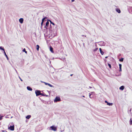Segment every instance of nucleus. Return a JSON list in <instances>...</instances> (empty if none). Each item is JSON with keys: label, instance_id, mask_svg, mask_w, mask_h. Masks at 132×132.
Listing matches in <instances>:
<instances>
[{"label": "nucleus", "instance_id": "19", "mask_svg": "<svg viewBox=\"0 0 132 132\" xmlns=\"http://www.w3.org/2000/svg\"><path fill=\"white\" fill-rule=\"evenodd\" d=\"M48 21L50 22L51 24H52L53 25H55V24L53 22H52L51 20H48Z\"/></svg>", "mask_w": 132, "mask_h": 132}, {"label": "nucleus", "instance_id": "33", "mask_svg": "<svg viewBox=\"0 0 132 132\" xmlns=\"http://www.w3.org/2000/svg\"><path fill=\"white\" fill-rule=\"evenodd\" d=\"M15 71H16V73H17V74H18V72H17V70H16V69H15Z\"/></svg>", "mask_w": 132, "mask_h": 132}, {"label": "nucleus", "instance_id": "2", "mask_svg": "<svg viewBox=\"0 0 132 132\" xmlns=\"http://www.w3.org/2000/svg\"><path fill=\"white\" fill-rule=\"evenodd\" d=\"M61 101V99L59 97H56L55 99L54 100V101L55 102H59Z\"/></svg>", "mask_w": 132, "mask_h": 132}, {"label": "nucleus", "instance_id": "27", "mask_svg": "<svg viewBox=\"0 0 132 132\" xmlns=\"http://www.w3.org/2000/svg\"><path fill=\"white\" fill-rule=\"evenodd\" d=\"M42 95V96H45L46 97H47L48 96L47 95H46L45 94H42V95Z\"/></svg>", "mask_w": 132, "mask_h": 132}, {"label": "nucleus", "instance_id": "8", "mask_svg": "<svg viewBox=\"0 0 132 132\" xmlns=\"http://www.w3.org/2000/svg\"><path fill=\"white\" fill-rule=\"evenodd\" d=\"M23 21V18H20L19 19V22L21 23H22Z\"/></svg>", "mask_w": 132, "mask_h": 132}, {"label": "nucleus", "instance_id": "15", "mask_svg": "<svg viewBox=\"0 0 132 132\" xmlns=\"http://www.w3.org/2000/svg\"><path fill=\"white\" fill-rule=\"evenodd\" d=\"M4 54L5 56L6 57L7 59L8 60H9V58L8 57L7 55H6V53L5 51H4Z\"/></svg>", "mask_w": 132, "mask_h": 132}, {"label": "nucleus", "instance_id": "42", "mask_svg": "<svg viewBox=\"0 0 132 132\" xmlns=\"http://www.w3.org/2000/svg\"><path fill=\"white\" fill-rule=\"evenodd\" d=\"M85 37H86V35H85Z\"/></svg>", "mask_w": 132, "mask_h": 132}, {"label": "nucleus", "instance_id": "9", "mask_svg": "<svg viewBox=\"0 0 132 132\" xmlns=\"http://www.w3.org/2000/svg\"><path fill=\"white\" fill-rule=\"evenodd\" d=\"M99 50H100V53H101V54L102 55H103L104 53L102 51V49L101 48H99Z\"/></svg>", "mask_w": 132, "mask_h": 132}, {"label": "nucleus", "instance_id": "41", "mask_svg": "<svg viewBox=\"0 0 132 132\" xmlns=\"http://www.w3.org/2000/svg\"><path fill=\"white\" fill-rule=\"evenodd\" d=\"M84 36V35H82V36Z\"/></svg>", "mask_w": 132, "mask_h": 132}, {"label": "nucleus", "instance_id": "29", "mask_svg": "<svg viewBox=\"0 0 132 132\" xmlns=\"http://www.w3.org/2000/svg\"><path fill=\"white\" fill-rule=\"evenodd\" d=\"M43 22H43V21H42V22H41V27H42L43 25Z\"/></svg>", "mask_w": 132, "mask_h": 132}, {"label": "nucleus", "instance_id": "5", "mask_svg": "<svg viewBox=\"0 0 132 132\" xmlns=\"http://www.w3.org/2000/svg\"><path fill=\"white\" fill-rule=\"evenodd\" d=\"M49 22L47 21L45 25V26L44 28H45L46 29H47V27L48 26L49 24Z\"/></svg>", "mask_w": 132, "mask_h": 132}, {"label": "nucleus", "instance_id": "4", "mask_svg": "<svg viewBox=\"0 0 132 132\" xmlns=\"http://www.w3.org/2000/svg\"><path fill=\"white\" fill-rule=\"evenodd\" d=\"M8 128L11 130L13 131L14 130V125L10 126Z\"/></svg>", "mask_w": 132, "mask_h": 132}, {"label": "nucleus", "instance_id": "34", "mask_svg": "<svg viewBox=\"0 0 132 132\" xmlns=\"http://www.w3.org/2000/svg\"><path fill=\"white\" fill-rule=\"evenodd\" d=\"M74 1H75L74 0H71L72 2H74Z\"/></svg>", "mask_w": 132, "mask_h": 132}, {"label": "nucleus", "instance_id": "39", "mask_svg": "<svg viewBox=\"0 0 132 132\" xmlns=\"http://www.w3.org/2000/svg\"><path fill=\"white\" fill-rule=\"evenodd\" d=\"M131 109H130V112H131Z\"/></svg>", "mask_w": 132, "mask_h": 132}, {"label": "nucleus", "instance_id": "24", "mask_svg": "<svg viewBox=\"0 0 132 132\" xmlns=\"http://www.w3.org/2000/svg\"><path fill=\"white\" fill-rule=\"evenodd\" d=\"M37 50L38 51L39 50V46L38 45H37Z\"/></svg>", "mask_w": 132, "mask_h": 132}, {"label": "nucleus", "instance_id": "30", "mask_svg": "<svg viewBox=\"0 0 132 132\" xmlns=\"http://www.w3.org/2000/svg\"><path fill=\"white\" fill-rule=\"evenodd\" d=\"M19 77L20 79V80L21 81H23L22 80L21 78L19 76Z\"/></svg>", "mask_w": 132, "mask_h": 132}, {"label": "nucleus", "instance_id": "36", "mask_svg": "<svg viewBox=\"0 0 132 132\" xmlns=\"http://www.w3.org/2000/svg\"><path fill=\"white\" fill-rule=\"evenodd\" d=\"M108 57V56H107L105 57V58H107Z\"/></svg>", "mask_w": 132, "mask_h": 132}, {"label": "nucleus", "instance_id": "10", "mask_svg": "<svg viewBox=\"0 0 132 132\" xmlns=\"http://www.w3.org/2000/svg\"><path fill=\"white\" fill-rule=\"evenodd\" d=\"M27 89L29 90L32 91V89L29 86H27Z\"/></svg>", "mask_w": 132, "mask_h": 132}, {"label": "nucleus", "instance_id": "22", "mask_svg": "<svg viewBox=\"0 0 132 132\" xmlns=\"http://www.w3.org/2000/svg\"><path fill=\"white\" fill-rule=\"evenodd\" d=\"M22 51L23 52H24L26 53H27V52L26 51V49L24 48L23 50Z\"/></svg>", "mask_w": 132, "mask_h": 132}, {"label": "nucleus", "instance_id": "28", "mask_svg": "<svg viewBox=\"0 0 132 132\" xmlns=\"http://www.w3.org/2000/svg\"><path fill=\"white\" fill-rule=\"evenodd\" d=\"M98 50V48H96L95 49H94V52H96L97 51V50Z\"/></svg>", "mask_w": 132, "mask_h": 132}, {"label": "nucleus", "instance_id": "26", "mask_svg": "<svg viewBox=\"0 0 132 132\" xmlns=\"http://www.w3.org/2000/svg\"><path fill=\"white\" fill-rule=\"evenodd\" d=\"M108 66H109V67L110 68H111V65L109 63H108Z\"/></svg>", "mask_w": 132, "mask_h": 132}, {"label": "nucleus", "instance_id": "17", "mask_svg": "<svg viewBox=\"0 0 132 132\" xmlns=\"http://www.w3.org/2000/svg\"><path fill=\"white\" fill-rule=\"evenodd\" d=\"M0 49L1 50H3L4 51H4H5L3 47L2 46H1L0 47Z\"/></svg>", "mask_w": 132, "mask_h": 132}, {"label": "nucleus", "instance_id": "25", "mask_svg": "<svg viewBox=\"0 0 132 132\" xmlns=\"http://www.w3.org/2000/svg\"><path fill=\"white\" fill-rule=\"evenodd\" d=\"M3 117V116H2L1 115H0V120H1L2 119V118Z\"/></svg>", "mask_w": 132, "mask_h": 132}, {"label": "nucleus", "instance_id": "37", "mask_svg": "<svg viewBox=\"0 0 132 132\" xmlns=\"http://www.w3.org/2000/svg\"><path fill=\"white\" fill-rule=\"evenodd\" d=\"M41 82L43 83H44V82H44L43 81H41Z\"/></svg>", "mask_w": 132, "mask_h": 132}, {"label": "nucleus", "instance_id": "1", "mask_svg": "<svg viewBox=\"0 0 132 132\" xmlns=\"http://www.w3.org/2000/svg\"><path fill=\"white\" fill-rule=\"evenodd\" d=\"M35 93L37 96L40 95H42V93H41L40 91L39 90H36L35 91Z\"/></svg>", "mask_w": 132, "mask_h": 132}, {"label": "nucleus", "instance_id": "38", "mask_svg": "<svg viewBox=\"0 0 132 132\" xmlns=\"http://www.w3.org/2000/svg\"><path fill=\"white\" fill-rule=\"evenodd\" d=\"M72 75H73V74H71V75H70V76H72Z\"/></svg>", "mask_w": 132, "mask_h": 132}, {"label": "nucleus", "instance_id": "14", "mask_svg": "<svg viewBox=\"0 0 132 132\" xmlns=\"http://www.w3.org/2000/svg\"><path fill=\"white\" fill-rule=\"evenodd\" d=\"M50 50L52 53H53L54 52L53 48L51 46L50 47Z\"/></svg>", "mask_w": 132, "mask_h": 132}, {"label": "nucleus", "instance_id": "7", "mask_svg": "<svg viewBox=\"0 0 132 132\" xmlns=\"http://www.w3.org/2000/svg\"><path fill=\"white\" fill-rule=\"evenodd\" d=\"M94 92H92L91 93V94L89 93V97L90 98H92L93 97V96H91V95L93 94H94Z\"/></svg>", "mask_w": 132, "mask_h": 132}, {"label": "nucleus", "instance_id": "6", "mask_svg": "<svg viewBox=\"0 0 132 132\" xmlns=\"http://www.w3.org/2000/svg\"><path fill=\"white\" fill-rule=\"evenodd\" d=\"M44 83L46 85H48L50 87H54V86L50 84H49L46 82H44Z\"/></svg>", "mask_w": 132, "mask_h": 132}, {"label": "nucleus", "instance_id": "11", "mask_svg": "<svg viewBox=\"0 0 132 132\" xmlns=\"http://www.w3.org/2000/svg\"><path fill=\"white\" fill-rule=\"evenodd\" d=\"M119 71H122V70H121L122 65L121 64H119Z\"/></svg>", "mask_w": 132, "mask_h": 132}, {"label": "nucleus", "instance_id": "31", "mask_svg": "<svg viewBox=\"0 0 132 132\" xmlns=\"http://www.w3.org/2000/svg\"><path fill=\"white\" fill-rule=\"evenodd\" d=\"M2 132H7V131L6 130H2Z\"/></svg>", "mask_w": 132, "mask_h": 132}, {"label": "nucleus", "instance_id": "35", "mask_svg": "<svg viewBox=\"0 0 132 132\" xmlns=\"http://www.w3.org/2000/svg\"><path fill=\"white\" fill-rule=\"evenodd\" d=\"M89 88H92V87H90V86H89Z\"/></svg>", "mask_w": 132, "mask_h": 132}, {"label": "nucleus", "instance_id": "21", "mask_svg": "<svg viewBox=\"0 0 132 132\" xmlns=\"http://www.w3.org/2000/svg\"><path fill=\"white\" fill-rule=\"evenodd\" d=\"M47 18L46 17L43 18L42 20V21H43V22H44V21H45V19Z\"/></svg>", "mask_w": 132, "mask_h": 132}, {"label": "nucleus", "instance_id": "23", "mask_svg": "<svg viewBox=\"0 0 132 132\" xmlns=\"http://www.w3.org/2000/svg\"><path fill=\"white\" fill-rule=\"evenodd\" d=\"M130 125H132V120H131V119L130 118Z\"/></svg>", "mask_w": 132, "mask_h": 132}, {"label": "nucleus", "instance_id": "32", "mask_svg": "<svg viewBox=\"0 0 132 132\" xmlns=\"http://www.w3.org/2000/svg\"><path fill=\"white\" fill-rule=\"evenodd\" d=\"M105 103H108V101H105Z\"/></svg>", "mask_w": 132, "mask_h": 132}, {"label": "nucleus", "instance_id": "40", "mask_svg": "<svg viewBox=\"0 0 132 132\" xmlns=\"http://www.w3.org/2000/svg\"><path fill=\"white\" fill-rule=\"evenodd\" d=\"M82 97H85V96H84V95H83V96H82Z\"/></svg>", "mask_w": 132, "mask_h": 132}, {"label": "nucleus", "instance_id": "20", "mask_svg": "<svg viewBox=\"0 0 132 132\" xmlns=\"http://www.w3.org/2000/svg\"><path fill=\"white\" fill-rule=\"evenodd\" d=\"M123 58H121L119 60V61L121 62H123Z\"/></svg>", "mask_w": 132, "mask_h": 132}, {"label": "nucleus", "instance_id": "16", "mask_svg": "<svg viewBox=\"0 0 132 132\" xmlns=\"http://www.w3.org/2000/svg\"><path fill=\"white\" fill-rule=\"evenodd\" d=\"M31 116L30 115H28L26 117V118L28 119H30L31 117Z\"/></svg>", "mask_w": 132, "mask_h": 132}, {"label": "nucleus", "instance_id": "18", "mask_svg": "<svg viewBox=\"0 0 132 132\" xmlns=\"http://www.w3.org/2000/svg\"><path fill=\"white\" fill-rule=\"evenodd\" d=\"M107 105L109 106L112 105L113 104V103H107Z\"/></svg>", "mask_w": 132, "mask_h": 132}, {"label": "nucleus", "instance_id": "3", "mask_svg": "<svg viewBox=\"0 0 132 132\" xmlns=\"http://www.w3.org/2000/svg\"><path fill=\"white\" fill-rule=\"evenodd\" d=\"M50 128L51 130L54 131H56L57 130V128L55 127L54 126H51L50 127Z\"/></svg>", "mask_w": 132, "mask_h": 132}, {"label": "nucleus", "instance_id": "13", "mask_svg": "<svg viewBox=\"0 0 132 132\" xmlns=\"http://www.w3.org/2000/svg\"><path fill=\"white\" fill-rule=\"evenodd\" d=\"M116 11L118 12V13H121V11L120 10L118 9H116Z\"/></svg>", "mask_w": 132, "mask_h": 132}, {"label": "nucleus", "instance_id": "12", "mask_svg": "<svg viewBox=\"0 0 132 132\" xmlns=\"http://www.w3.org/2000/svg\"><path fill=\"white\" fill-rule=\"evenodd\" d=\"M124 88V87L123 86H121L119 88V89L120 90H123Z\"/></svg>", "mask_w": 132, "mask_h": 132}]
</instances>
